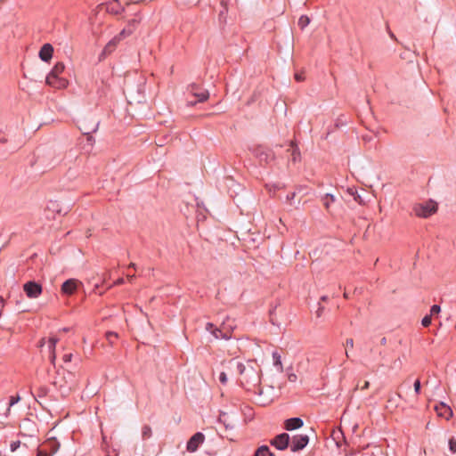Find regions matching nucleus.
Segmentation results:
<instances>
[{"instance_id":"1","label":"nucleus","mask_w":456,"mask_h":456,"mask_svg":"<svg viewBox=\"0 0 456 456\" xmlns=\"http://www.w3.org/2000/svg\"><path fill=\"white\" fill-rule=\"evenodd\" d=\"M236 366L240 375L239 382L247 391L261 395V368L256 361H248L245 363L231 361Z\"/></svg>"},{"instance_id":"2","label":"nucleus","mask_w":456,"mask_h":456,"mask_svg":"<svg viewBox=\"0 0 456 456\" xmlns=\"http://www.w3.org/2000/svg\"><path fill=\"white\" fill-rule=\"evenodd\" d=\"M64 69V63L57 62L47 75L46 84L57 89L66 88L69 84L68 80L60 77Z\"/></svg>"},{"instance_id":"3","label":"nucleus","mask_w":456,"mask_h":456,"mask_svg":"<svg viewBox=\"0 0 456 456\" xmlns=\"http://www.w3.org/2000/svg\"><path fill=\"white\" fill-rule=\"evenodd\" d=\"M437 211V203L434 200H428L424 203L415 204L413 207L414 214L422 218H428Z\"/></svg>"},{"instance_id":"4","label":"nucleus","mask_w":456,"mask_h":456,"mask_svg":"<svg viewBox=\"0 0 456 456\" xmlns=\"http://www.w3.org/2000/svg\"><path fill=\"white\" fill-rule=\"evenodd\" d=\"M58 341H59V338H55V337L49 338V339L47 341L45 340V338H42L39 341L40 347H43L45 344H47L48 357L53 365H55V361H56L55 348H56V345H57Z\"/></svg>"},{"instance_id":"5","label":"nucleus","mask_w":456,"mask_h":456,"mask_svg":"<svg viewBox=\"0 0 456 456\" xmlns=\"http://www.w3.org/2000/svg\"><path fill=\"white\" fill-rule=\"evenodd\" d=\"M23 290L29 298H37L42 294V286L33 281H28L23 285Z\"/></svg>"},{"instance_id":"6","label":"nucleus","mask_w":456,"mask_h":456,"mask_svg":"<svg viewBox=\"0 0 456 456\" xmlns=\"http://www.w3.org/2000/svg\"><path fill=\"white\" fill-rule=\"evenodd\" d=\"M309 443V437L307 435H296L293 436L290 442V450L293 452L303 450Z\"/></svg>"},{"instance_id":"7","label":"nucleus","mask_w":456,"mask_h":456,"mask_svg":"<svg viewBox=\"0 0 456 456\" xmlns=\"http://www.w3.org/2000/svg\"><path fill=\"white\" fill-rule=\"evenodd\" d=\"M59 449L55 441H48L37 450V456H53Z\"/></svg>"},{"instance_id":"8","label":"nucleus","mask_w":456,"mask_h":456,"mask_svg":"<svg viewBox=\"0 0 456 456\" xmlns=\"http://www.w3.org/2000/svg\"><path fill=\"white\" fill-rule=\"evenodd\" d=\"M205 441V436L201 432L195 433L187 442L186 449L190 452H194L198 450Z\"/></svg>"},{"instance_id":"9","label":"nucleus","mask_w":456,"mask_h":456,"mask_svg":"<svg viewBox=\"0 0 456 456\" xmlns=\"http://www.w3.org/2000/svg\"><path fill=\"white\" fill-rule=\"evenodd\" d=\"M290 437L289 434L282 433L276 436L270 441V444L277 448L278 450L283 451L288 448L289 444Z\"/></svg>"},{"instance_id":"10","label":"nucleus","mask_w":456,"mask_h":456,"mask_svg":"<svg viewBox=\"0 0 456 456\" xmlns=\"http://www.w3.org/2000/svg\"><path fill=\"white\" fill-rule=\"evenodd\" d=\"M435 411L439 417L444 418L446 420H449L453 416L452 408L442 402L435 406Z\"/></svg>"},{"instance_id":"11","label":"nucleus","mask_w":456,"mask_h":456,"mask_svg":"<svg viewBox=\"0 0 456 456\" xmlns=\"http://www.w3.org/2000/svg\"><path fill=\"white\" fill-rule=\"evenodd\" d=\"M78 281L75 279H69L61 285V292L67 295H72L77 288Z\"/></svg>"},{"instance_id":"12","label":"nucleus","mask_w":456,"mask_h":456,"mask_svg":"<svg viewBox=\"0 0 456 456\" xmlns=\"http://www.w3.org/2000/svg\"><path fill=\"white\" fill-rule=\"evenodd\" d=\"M53 47L51 44H45L40 51H39V57L40 59L43 61H49L52 57H53Z\"/></svg>"},{"instance_id":"13","label":"nucleus","mask_w":456,"mask_h":456,"mask_svg":"<svg viewBox=\"0 0 456 456\" xmlns=\"http://www.w3.org/2000/svg\"><path fill=\"white\" fill-rule=\"evenodd\" d=\"M198 87L195 85L191 86V91L192 92L193 95L197 97V101L191 102L192 105H194L197 102H203L207 101L209 97V94L207 90H201L200 92H198Z\"/></svg>"},{"instance_id":"14","label":"nucleus","mask_w":456,"mask_h":456,"mask_svg":"<svg viewBox=\"0 0 456 456\" xmlns=\"http://www.w3.org/2000/svg\"><path fill=\"white\" fill-rule=\"evenodd\" d=\"M304 422L300 418H290L285 420L284 428L286 430L291 431L300 428Z\"/></svg>"},{"instance_id":"15","label":"nucleus","mask_w":456,"mask_h":456,"mask_svg":"<svg viewBox=\"0 0 456 456\" xmlns=\"http://www.w3.org/2000/svg\"><path fill=\"white\" fill-rule=\"evenodd\" d=\"M120 43L119 39L115 36L109 43L105 45L103 49L104 54L111 53L117 47V45Z\"/></svg>"},{"instance_id":"16","label":"nucleus","mask_w":456,"mask_h":456,"mask_svg":"<svg viewBox=\"0 0 456 456\" xmlns=\"http://www.w3.org/2000/svg\"><path fill=\"white\" fill-rule=\"evenodd\" d=\"M256 154L260 161H265V163H268L273 159L272 153L262 148L257 149Z\"/></svg>"},{"instance_id":"17","label":"nucleus","mask_w":456,"mask_h":456,"mask_svg":"<svg viewBox=\"0 0 456 456\" xmlns=\"http://www.w3.org/2000/svg\"><path fill=\"white\" fill-rule=\"evenodd\" d=\"M230 331L227 330H224L222 326L220 328H216L214 330H212L213 336L216 339L224 338V339H229L230 338Z\"/></svg>"},{"instance_id":"18","label":"nucleus","mask_w":456,"mask_h":456,"mask_svg":"<svg viewBox=\"0 0 456 456\" xmlns=\"http://www.w3.org/2000/svg\"><path fill=\"white\" fill-rule=\"evenodd\" d=\"M296 196H297V193L294 191V192H291L289 194L287 195L286 197V200L287 202L294 207L295 208H299V205H300V200H298L297 202L295 201V199H296Z\"/></svg>"},{"instance_id":"19","label":"nucleus","mask_w":456,"mask_h":456,"mask_svg":"<svg viewBox=\"0 0 456 456\" xmlns=\"http://www.w3.org/2000/svg\"><path fill=\"white\" fill-rule=\"evenodd\" d=\"M79 158V154L76 150H69L65 154V159L68 162L77 161Z\"/></svg>"},{"instance_id":"20","label":"nucleus","mask_w":456,"mask_h":456,"mask_svg":"<svg viewBox=\"0 0 456 456\" xmlns=\"http://www.w3.org/2000/svg\"><path fill=\"white\" fill-rule=\"evenodd\" d=\"M133 32H134V28H124L116 37L119 39V41H122L124 38L132 35Z\"/></svg>"},{"instance_id":"21","label":"nucleus","mask_w":456,"mask_h":456,"mask_svg":"<svg viewBox=\"0 0 456 456\" xmlns=\"http://www.w3.org/2000/svg\"><path fill=\"white\" fill-rule=\"evenodd\" d=\"M222 328L224 329V330H228L230 331L229 333L231 338L234 329L233 321H231L229 318H227V320L222 323Z\"/></svg>"},{"instance_id":"22","label":"nucleus","mask_w":456,"mask_h":456,"mask_svg":"<svg viewBox=\"0 0 456 456\" xmlns=\"http://www.w3.org/2000/svg\"><path fill=\"white\" fill-rule=\"evenodd\" d=\"M20 396L19 395H12L10 397L9 406L6 409L5 416L7 417L10 414L11 407L16 404L18 402H20Z\"/></svg>"},{"instance_id":"23","label":"nucleus","mask_w":456,"mask_h":456,"mask_svg":"<svg viewBox=\"0 0 456 456\" xmlns=\"http://www.w3.org/2000/svg\"><path fill=\"white\" fill-rule=\"evenodd\" d=\"M273 364L278 368L279 370L282 371V363L281 355L277 352L273 353Z\"/></svg>"},{"instance_id":"24","label":"nucleus","mask_w":456,"mask_h":456,"mask_svg":"<svg viewBox=\"0 0 456 456\" xmlns=\"http://www.w3.org/2000/svg\"><path fill=\"white\" fill-rule=\"evenodd\" d=\"M267 453H269V447L267 445H262L257 448L254 456H267Z\"/></svg>"},{"instance_id":"25","label":"nucleus","mask_w":456,"mask_h":456,"mask_svg":"<svg viewBox=\"0 0 456 456\" xmlns=\"http://www.w3.org/2000/svg\"><path fill=\"white\" fill-rule=\"evenodd\" d=\"M310 23V19L308 16L306 15H302L299 19H298V26L304 29L305 27H307Z\"/></svg>"},{"instance_id":"26","label":"nucleus","mask_w":456,"mask_h":456,"mask_svg":"<svg viewBox=\"0 0 456 456\" xmlns=\"http://www.w3.org/2000/svg\"><path fill=\"white\" fill-rule=\"evenodd\" d=\"M324 207L328 209L330 205L335 200V198L331 194H326L322 199Z\"/></svg>"},{"instance_id":"27","label":"nucleus","mask_w":456,"mask_h":456,"mask_svg":"<svg viewBox=\"0 0 456 456\" xmlns=\"http://www.w3.org/2000/svg\"><path fill=\"white\" fill-rule=\"evenodd\" d=\"M142 436L143 439L150 438L151 436V428L149 426L142 427Z\"/></svg>"},{"instance_id":"28","label":"nucleus","mask_w":456,"mask_h":456,"mask_svg":"<svg viewBox=\"0 0 456 456\" xmlns=\"http://www.w3.org/2000/svg\"><path fill=\"white\" fill-rule=\"evenodd\" d=\"M105 336L110 344H113L114 338H118V333L114 331H108Z\"/></svg>"},{"instance_id":"29","label":"nucleus","mask_w":456,"mask_h":456,"mask_svg":"<svg viewBox=\"0 0 456 456\" xmlns=\"http://www.w3.org/2000/svg\"><path fill=\"white\" fill-rule=\"evenodd\" d=\"M449 450L452 453H456V439L454 437H452L449 439Z\"/></svg>"},{"instance_id":"30","label":"nucleus","mask_w":456,"mask_h":456,"mask_svg":"<svg viewBox=\"0 0 456 456\" xmlns=\"http://www.w3.org/2000/svg\"><path fill=\"white\" fill-rule=\"evenodd\" d=\"M431 322H432L431 314H428L423 317V319L421 321V324L423 327H428L431 324Z\"/></svg>"},{"instance_id":"31","label":"nucleus","mask_w":456,"mask_h":456,"mask_svg":"<svg viewBox=\"0 0 456 456\" xmlns=\"http://www.w3.org/2000/svg\"><path fill=\"white\" fill-rule=\"evenodd\" d=\"M441 312V307L438 305H434L430 308V314L436 315Z\"/></svg>"},{"instance_id":"32","label":"nucleus","mask_w":456,"mask_h":456,"mask_svg":"<svg viewBox=\"0 0 456 456\" xmlns=\"http://www.w3.org/2000/svg\"><path fill=\"white\" fill-rule=\"evenodd\" d=\"M98 126H99V123H96V124L94 125V128H92L91 130H90V129H88V127L83 128V129H82L83 134L87 135V134H91V133L95 132V131L98 129Z\"/></svg>"},{"instance_id":"33","label":"nucleus","mask_w":456,"mask_h":456,"mask_svg":"<svg viewBox=\"0 0 456 456\" xmlns=\"http://www.w3.org/2000/svg\"><path fill=\"white\" fill-rule=\"evenodd\" d=\"M219 381L223 384V385H225L228 381V379H227V375L224 373V372H221L220 375H219Z\"/></svg>"},{"instance_id":"34","label":"nucleus","mask_w":456,"mask_h":456,"mask_svg":"<svg viewBox=\"0 0 456 456\" xmlns=\"http://www.w3.org/2000/svg\"><path fill=\"white\" fill-rule=\"evenodd\" d=\"M20 445V441H13L12 442V444H10V447H11V451L12 452H14L16 451Z\"/></svg>"},{"instance_id":"35","label":"nucleus","mask_w":456,"mask_h":456,"mask_svg":"<svg viewBox=\"0 0 456 456\" xmlns=\"http://www.w3.org/2000/svg\"><path fill=\"white\" fill-rule=\"evenodd\" d=\"M414 391L416 393V395H419L420 393V381L419 379H417L415 382H414Z\"/></svg>"},{"instance_id":"36","label":"nucleus","mask_w":456,"mask_h":456,"mask_svg":"<svg viewBox=\"0 0 456 456\" xmlns=\"http://www.w3.org/2000/svg\"><path fill=\"white\" fill-rule=\"evenodd\" d=\"M72 356H73V354H72L71 353H69V354H65L62 356V361H63L64 362H71V360H72Z\"/></svg>"},{"instance_id":"37","label":"nucleus","mask_w":456,"mask_h":456,"mask_svg":"<svg viewBox=\"0 0 456 456\" xmlns=\"http://www.w3.org/2000/svg\"><path fill=\"white\" fill-rule=\"evenodd\" d=\"M297 375H296L295 373H289V374L288 375V380H289V382H296V381H297Z\"/></svg>"},{"instance_id":"38","label":"nucleus","mask_w":456,"mask_h":456,"mask_svg":"<svg viewBox=\"0 0 456 456\" xmlns=\"http://www.w3.org/2000/svg\"><path fill=\"white\" fill-rule=\"evenodd\" d=\"M346 347H347V348H353L354 347V340H353V338H347L346 340Z\"/></svg>"},{"instance_id":"39","label":"nucleus","mask_w":456,"mask_h":456,"mask_svg":"<svg viewBox=\"0 0 456 456\" xmlns=\"http://www.w3.org/2000/svg\"><path fill=\"white\" fill-rule=\"evenodd\" d=\"M295 79L298 82H301V81L305 80V77L302 73H296Z\"/></svg>"},{"instance_id":"40","label":"nucleus","mask_w":456,"mask_h":456,"mask_svg":"<svg viewBox=\"0 0 456 456\" xmlns=\"http://www.w3.org/2000/svg\"><path fill=\"white\" fill-rule=\"evenodd\" d=\"M206 330L212 333V330H214V324L211 322H208L206 324Z\"/></svg>"},{"instance_id":"41","label":"nucleus","mask_w":456,"mask_h":456,"mask_svg":"<svg viewBox=\"0 0 456 456\" xmlns=\"http://www.w3.org/2000/svg\"><path fill=\"white\" fill-rule=\"evenodd\" d=\"M86 140L90 145H93L94 143V139L91 135V134H87Z\"/></svg>"},{"instance_id":"42","label":"nucleus","mask_w":456,"mask_h":456,"mask_svg":"<svg viewBox=\"0 0 456 456\" xmlns=\"http://www.w3.org/2000/svg\"><path fill=\"white\" fill-rule=\"evenodd\" d=\"M370 387V382L369 381H365L362 385V387H361L362 390H365V389H368Z\"/></svg>"},{"instance_id":"43","label":"nucleus","mask_w":456,"mask_h":456,"mask_svg":"<svg viewBox=\"0 0 456 456\" xmlns=\"http://www.w3.org/2000/svg\"><path fill=\"white\" fill-rule=\"evenodd\" d=\"M297 155H299V152L297 151V149H293V152H292L293 160H296Z\"/></svg>"},{"instance_id":"44","label":"nucleus","mask_w":456,"mask_h":456,"mask_svg":"<svg viewBox=\"0 0 456 456\" xmlns=\"http://www.w3.org/2000/svg\"><path fill=\"white\" fill-rule=\"evenodd\" d=\"M124 283V279L123 278H118L115 282L114 284L115 285H121Z\"/></svg>"},{"instance_id":"45","label":"nucleus","mask_w":456,"mask_h":456,"mask_svg":"<svg viewBox=\"0 0 456 456\" xmlns=\"http://www.w3.org/2000/svg\"><path fill=\"white\" fill-rule=\"evenodd\" d=\"M136 23H137V20L135 19H133L132 20L129 21V25L128 26H129V28L131 26L134 27Z\"/></svg>"},{"instance_id":"46","label":"nucleus","mask_w":456,"mask_h":456,"mask_svg":"<svg viewBox=\"0 0 456 456\" xmlns=\"http://www.w3.org/2000/svg\"><path fill=\"white\" fill-rule=\"evenodd\" d=\"M126 278H127V280H128L130 282H132V281H133V280H134V275L127 274V275H126Z\"/></svg>"},{"instance_id":"47","label":"nucleus","mask_w":456,"mask_h":456,"mask_svg":"<svg viewBox=\"0 0 456 456\" xmlns=\"http://www.w3.org/2000/svg\"><path fill=\"white\" fill-rule=\"evenodd\" d=\"M386 343H387V338H382L381 340H380V344L384 346V345H386Z\"/></svg>"},{"instance_id":"48","label":"nucleus","mask_w":456,"mask_h":456,"mask_svg":"<svg viewBox=\"0 0 456 456\" xmlns=\"http://www.w3.org/2000/svg\"><path fill=\"white\" fill-rule=\"evenodd\" d=\"M0 304H2V306H4V299L3 296H1V295H0Z\"/></svg>"},{"instance_id":"49","label":"nucleus","mask_w":456,"mask_h":456,"mask_svg":"<svg viewBox=\"0 0 456 456\" xmlns=\"http://www.w3.org/2000/svg\"><path fill=\"white\" fill-rule=\"evenodd\" d=\"M135 267H136V265H135V264H134V263H131V264L128 265V268H134V269H135Z\"/></svg>"},{"instance_id":"50","label":"nucleus","mask_w":456,"mask_h":456,"mask_svg":"<svg viewBox=\"0 0 456 456\" xmlns=\"http://www.w3.org/2000/svg\"><path fill=\"white\" fill-rule=\"evenodd\" d=\"M389 36H390L391 38H393L395 40L396 39L395 35L392 32H389Z\"/></svg>"},{"instance_id":"51","label":"nucleus","mask_w":456,"mask_h":456,"mask_svg":"<svg viewBox=\"0 0 456 456\" xmlns=\"http://www.w3.org/2000/svg\"><path fill=\"white\" fill-rule=\"evenodd\" d=\"M328 299V297L327 296H323L321 297V300L322 301H326Z\"/></svg>"},{"instance_id":"52","label":"nucleus","mask_w":456,"mask_h":456,"mask_svg":"<svg viewBox=\"0 0 456 456\" xmlns=\"http://www.w3.org/2000/svg\"><path fill=\"white\" fill-rule=\"evenodd\" d=\"M267 456H275V454L269 450V453H267Z\"/></svg>"},{"instance_id":"53","label":"nucleus","mask_w":456,"mask_h":456,"mask_svg":"<svg viewBox=\"0 0 456 456\" xmlns=\"http://www.w3.org/2000/svg\"><path fill=\"white\" fill-rule=\"evenodd\" d=\"M69 330V328H63V329H62V331H64V332H68Z\"/></svg>"},{"instance_id":"54","label":"nucleus","mask_w":456,"mask_h":456,"mask_svg":"<svg viewBox=\"0 0 456 456\" xmlns=\"http://www.w3.org/2000/svg\"><path fill=\"white\" fill-rule=\"evenodd\" d=\"M344 297L345 298H347L348 297V294H346V292L344 293Z\"/></svg>"},{"instance_id":"55","label":"nucleus","mask_w":456,"mask_h":456,"mask_svg":"<svg viewBox=\"0 0 456 456\" xmlns=\"http://www.w3.org/2000/svg\"><path fill=\"white\" fill-rule=\"evenodd\" d=\"M345 354H346V356L348 358V357H349V354H348L347 350H346V353H345Z\"/></svg>"},{"instance_id":"56","label":"nucleus","mask_w":456,"mask_h":456,"mask_svg":"<svg viewBox=\"0 0 456 456\" xmlns=\"http://www.w3.org/2000/svg\"><path fill=\"white\" fill-rule=\"evenodd\" d=\"M291 147H294V142H290Z\"/></svg>"}]
</instances>
